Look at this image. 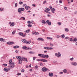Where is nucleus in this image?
Instances as JSON below:
<instances>
[{
    "instance_id": "obj_2",
    "label": "nucleus",
    "mask_w": 77,
    "mask_h": 77,
    "mask_svg": "<svg viewBox=\"0 0 77 77\" xmlns=\"http://www.w3.org/2000/svg\"><path fill=\"white\" fill-rule=\"evenodd\" d=\"M25 9L24 8H19L18 10V12H19V14H21V11H24Z\"/></svg>"
},
{
    "instance_id": "obj_21",
    "label": "nucleus",
    "mask_w": 77,
    "mask_h": 77,
    "mask_svg": "<svg viewBox=\"0 0 77 77\" xmlns=\"http://www.w3.org/2000/svg\"><path fill=\"white\" fill-rule=\"evenodd\" d=\"M30 31V29H28V30H27L26 31H25L24 32H25V33H29Z\"/></svg>"
},
{
    "instance_id": "obj_63",
    "label": "nucleus",
    "mask_w": 77,
    "mask_h": 77,
    "mask_svg": "<svg viewBox=\"0 0 77 77\" xmlns=\"http://www.w3.org/2000/svg\"><path fill=\"white\" fill-rule=\"evenodd\" d=\"M63 72H60V74H63Z\"/></svg>"
},
{
    "instance_id": "obj_10",
    "label": "nucleus",
    "mask_w": 77,
    "mask_h": 77,
    "mask_svg": "<svg viewBox=\"0 0 77 77\" xmlns=\"http://www.w3.org/2000/svg\"><path fill=\"white\" fill-rule=\"evenodd\" d=\"M71 64L73 65V66H77V63L75 62H72L71 63Z\"/></svg>"
},
{
    "instance_id": "obj_37",
    "label": "nucleus",
    "mask_w": 77,
    "mask_h": 77,
    "mask_svg": "<svg viewBox=\"0 0 77 77\" xmlns=\"http://www.w3.org/2000/svg\"><path fill=\"white\" fill-rule=\"evenodd\" d=\"M46 10H47L48 11H50V9L49 8H45Z\"/></svg>"
},
{
    "instance_id": "obj_40",
    "label": "nucleus",
    "mask_w": 77,
    "mask_h": 77,
    "mask_svg": "<svg viewBox=\"0 0 77 77\" xmlns=\"http://www.w3.org/2000/svg\"><path fill=\"white\" fill-rule=\"evenodd\" d=\"M37 61V62H39L40 61H41V59H37L36 60Z\"/></svg>"
},
{
    "instance_id": "obj_58",
    "label": "nucleus",
    "mask_w": 77,
    "mask_h": 77,
    "mask_svg": "<svg viewBox=\"0 0 77 77\" xmlns=\"http://www.w3.org/2000/svg\"><path fill=\"white\" fill-rule=\"evenodd\" d=\"M32 35H35V32H33V31L32 32Z\"/></svg>"
},
{
    "instance_id": "obj_53",
    "label": "nucleus",
    "mask_w": 77,
    "mask_h": 77,
    "mask_svg": "<svg viewBox=\"0 0 77 77\" xmlns=\"http://www.w3.org/2000/svg\"><path fill=\"white\" fill-rule=\"evenodd\" d=\"M40 66H44V65H43V64H42V63H40Z\"/></svg>"
},
{
    "instance_id": "obj_25",
    "label": "nucleus",
    "mask_w": 77,
    "mask_h": 77,
    "mask_svg": "<svg viewBox=\"0 0 77 77\" xmlns=\"http://www.w3.org/2000/svg\"><path fill=\"white\" fill-rule=\"evenodd\" d=\"M42 24H45V23H46V22H45V21L44 20H42Z\"/></svg>"
},
{
    "instance_id": "obj_26",
    "label": "nucleus",
    "mask_w": 77,
    "mask_h": 77,
    "mask_svg": "<svg viewBox=\"0 0 77 77\" xmlns=\"http://www.w3.org/2000/svg\"><path fill=\"white\" fill-rule=\"evenodd\" d=\"M65 37V36L64 34L61 35L60 36V38H64Z\"/></svg>"
},
{
    "instance_id": "obj_17",
    "label": "nucleus",
    "mask_w": 77,
    "mask_h": 77,
    "mask_svg": "<svg viewBox=\"0 0 77 77\" xmlns=\"http://www.w3.org/2000/svg\"><path fill=\"white\" fill-rule=\"evenodd\" d=\"M51 12H52L53 14H54V11H55V9L53 8L52 10H51Z\"/></svg>"
},
{
    "instance_id": "obj_13",
    "label": "nucleus",
    "mask_w": 77,
    "mask_h": 77,
    "mask_svg": "<svg viewBox=\"0 0 77 77\" xmlns=\"http://www.w3.org/2000/svg\"><path fill=\"white\" fill-rule=\"evenodd\" d=\"M38 41H43L44 39L41 38H38Z\"/></svg>"
},
{
    "instance_id": "obj_42",
    "label": "nucleus",
    "mask_w": 77,
    "mask_h": 77,
    "mask_svg": "<svg viewBox=\"0 0 77 77\" xmlns=\"http://www.w3.org/2000/svg\"><path fill=\"white\" fill-rule=\"evenodd\" d=\"M57 24L58 25H62V23H60V22H58L57 23Z\"/></svg>"
},
{
    "instance_id": "obj_62",
    "label": "nucleus",
    "mask_w": 77,
    "mask_h": 77,
    "mask_svg": "<svg viewBox=\"0 0 77 77\" xmlns=\"http://www.w3.org/2000/svg\"><path fill=\"white\" fill-rule=\"evenodd\" d=\"M64 9H65V10H66V9H67V7H64Z\"/></svg>"
},
{
    "instance_id": "obj_9",
    "label": "nucleus",
    "mask_w": 77,
    "mask_h": 77,
    "mask_svg": "<svg viewBox=\"0 0 77 77\" xmlns=\"http://www.w3.org/2000/svg\"><path fill=\"white\" fill-rule=\"evenodd\" d=\"M46 23L47 24H48L49 26H50L51 24V23L49 20H47L46 21Z\"/></svg>"
},
{
    "instance_id": "obj_24",
    "label": "nucleus",
    "mask_w": 77,
    "mask_h": 77,
    "mask_svg": "<svg viewBox=\"0 0 77 77\" xmlns=\"http://www.w3.org/2000/svg\"><path fill=\"white\" fill-rule=\"evenodd\" d=\"M19 48V46L17 45V46H15L13 47V48L14 49L16 48Z\"/></svg>"
},
{
    "instance_id": "obj_35",
    "label": "nucleus",
    "mask_w": 77,
    "mask_h": 77,
    "mask_svg": "<svg viewBox=\"0 0 77 77\" xmlns=\"http://www.w3.org/2000/svg\"><path fill=\"white\" fill-rule=\"evenodd\" d=\"M12 60H9V64H10V65H11V63H12Z\"/></svg>"
},
{
    "instance_id": "obj_12",
    "label": "nucleus",
    "mask_w": 77,
    "mask_h": 77,
    "mask_svg": "<svg viewBox=\"0 0 77 77\" xmlns=\"http://www.w3.org/2000/svg\"><path fill=\"white\" fill-rule=\"evenodd\" d=\"M11 68H14V67H15V63H12L11 64Z\"/></svg>"
},
{
    "instance_id": "obj_55",
    "label": "nucleus",
    "mask_w": 77,
    "mask_h": 77,
    "mask_svg": "<svg viewBox=\"0 0 77 77\" xmlns=\"http://www.w3.org/2000/svg\"><path fill=\"white\" fill-rule=\"evenodd\" d=\"M15 52L16 53H18V51L17 50L15 51Z\"/></svg>"
},
{
    "instance_id": "obj_32",
    "label": "nucleus",
    "mask_w": 77,
    "mask_h": 77,
    "mask_svg": "<svg viewBox=\"0 0 77 77\" xmlns=\"http://www.w3.org/2000/svg\"><path fill=\"white\" fill-rule=\"evenodd\" d=\"M45 12H46L47 13H48V14H51V13H50V12L48 11H46V10H45Z\"/></svg>"
},
{
    "instance_id": "obj_43",
    "label": "nucleus",
    "mask_w": 77,
    "mask_h": 77,
    "mask_svg": "<svg viewBox=\"0 0 77 77\" xmlns=\"http://www.w3.org/2000/svg\"><path fill=\"white\" fill-rule=\"evenodd\" d=\"M50 46H51V47H53L54 46V45H53V44H51V43H50Z\"/></svg>"
},
{
    "instance_id": "obj_54",
    "label": "nucleus",
    "mask_w": 77,
    "mask_h": 77,
    "mask_svg": "<svg viewBox=\"0 0 77 77\" xmlns=\"http://www.w3.org/2000/svg\"><path fill=\"white\" fill-rule=\"evenodd\" d=\"M47 39H52V38H50V37H47Z\"/></svg>"
},
{
    "instance_id": "obj_4",
    "label": "nucleus",
    "mask_w": 77,
    "mask_h": 77,
    "mask_svg": "<svg viewBox=\"0 0 77 77\" xmlns=\"http://www.w3.org/2000/svg\"><path fill=\"white\" fill-rule=\"evenodd\" d=\"M38 56H40L41 57L43 58L44 59L45 58V55L44 54H38Z\"/></svg>"
},
{
    "instance_id": "obj_47",
    "label": "nucleus",
    "mask_w": 77,
    "mask_h": 77,
    "mask_svg": "<svg viewBox=\"0 0 77 77\" xmlns=\"http://www.w3.org/2000/svg\"><path fill=\"white\" fill-rule=\"evenodd\" d=\"M59 3H62V0H60L59 1Z\"/></svg>"
},
{
    "instance_id": "obj_36",
    "label": "nucleus",
    "mask_w": 77,
    "mask_h": 77,
    "mask_svg": "<svg viewBox=\"0 0 77 77\" xmlns=\"http://www.w3.org/2000/svg\"><path fill=\"white\" fill-rule=\"evenodd\" d=\"M65 32H68V31H69V30H68V28L65 29Z\"/></svg>"
},
{
    "instance_id": "obj_7",
    "label": "nucleus",
    "mask_w": 77,
    "mask_h": 77,
    "mask_svg": "<svg viewBox=\"0 0 77 77\" xmlns=\"http://www.w3.org/2000/svg\"><path fill=\"white\" fill-rule=\"evenodd\" d=\"M44 48L45 50H53V49L52 48H48V47H45Z\"/></svg>"
},
{
    "instance_id": "obj_45",
    "label": "nucleus",
    "mask_w": 77,
    "mask_h": 77,
    "mask_svg": "<svg viewBox=\"0 0 77 77\" xmlns=\"http://www.w3.org/2000/svg\"><path fill=\"white\" fill-rule=\"evenodd\" d=\"M19 3L20 4V5H22L23 3V2H19Z\"/></svg>"
},
{
    "instance_id": "obj_14",
    "label": "nucleus",
    "mask_w": 77,
    "mask_h": 77,
    "mask_svg": "<svg viewBox=\"0 0 77 77\" xmlns=\"http://www.w3.org/2000/svg\"><path fill=\"white\" fill-rule=\"evenodd\" d=\"M41 61H42L43 62H47V60L45 59H41Z\"/></svg>"
},
{
    "instance_id": "obj_33",
    "label": "nucleus",
    "mask_w": 77,
    "mask_h": 77,
    "mask_svg": "<svg viewBox=\"0 0 77 77\" xmlns=\"http://www.w3.org/2000/svg\"><path fill=\"white\" fill-rule=\"evenodd\" d=\"M28 22H29V23H31L32 24H33V23L34 22V21H33V20H31V21H28Z\"/></svg>"
},
{
    "instance_id": "obj_41",
    "label": "nucleus",
    "mask_w": 77,
    "mask_h": 77,
    "mask_svg": "<svg viewBox=\"0 0 77 77\" xmlns=\"http://www.w3.org/2000/svg\"><path fill=\"white\" fill-rule=\"evenodd\" d=\"M69 41L71 42H72V41H73V39H72V38H70Z\"/></svg>"
},
{
    "instance_id": "obj_38",
    "label": "nucleus",
    "mask_w": 77,
    "mask_h": 77,
    "mask_svg": "<svg viewBox=\"0 0 77 77\" xmlns=\"http://www.w3.org/2000/svg\"><path fill=\"white\" fill-rule=\"evenodd\" d=\"M27 26L29 27H32V25H30V24H29V25H27Z\"/></svg>"
},
{
    "instance_id": "obj_44",
    "label": "nucleus",
    "mask_w": 77,
    "mask_h": 77,
    "mask_svg": "<svg viewBox=\"0 0 77 77\" xmlns=\"http://www.w3.org/2000/svg\"><path fill=\"white\" fill-rule=\"evenodd\" d=\"M49 8L51 10L52 9H53V8H52V7L50 5L49 7Z\"/></svg>"
},
{
    "instance_id": "obj_56",
    "label": "nucleus",
    "mask_w": 77,
    "mask_h": 77,
    "mask_svg": "<svg viewBox=\"0 0 77 77\" xmlns=\"http://www.w3.org/2000/svg\"><path fill=\"white\" fill-rule=\"evenodd\" d=\"M46 2H47V1H44L43 2V4H45V3H46Z\"/></svg>"
},
{
    "instance_id": "obj_39",
    "label": "nucleus",
    "mask_w": 77,
    "mask_h": 77,
    "mask_svg": "<svg viewBox=\"0 0 77 77\" xmlns=\"http://www.w3.org/2000/svg\"><path fill=\"white\" fill-rule=\"evenodd\" d=\"M26 35L27 34L26 33H25L24 34H23V37H25L26 36Z\"/></svg>"
},
{
    "instance_id": "obj_51",
    "label": "nucleus",
    "mask_w": 77,
    "mask_h": 77,
    "mask_svg": "<svg viewBox=\"0 0 77 77\" xmlns=\"http://www.w3.org/2000/svg\"><path fill=\"white\" fill-rule=\"evenodd\" d=\"M65 39H69V37H66L65 38Z\"/></svg>"
},
{
    "instance_id": "obj_46",
    "label": "nucleus",
    "mask_w": 77,
    "mask_h": 77,
    "mask_svg": "<svg viewBox=\"0 0 77 77\" xmlns=\"http://www.w3.org/2000/svg\"><path fill=\"white\" fill-rule=\"evenodd\" d=\"M35 68L36 69H38V66L37 65H36L35 66Z\"/></svg>"
},
{
    "instance_id": "obj_29",
    "label": "nucleus",
    "mask_w": 77,
    "mask_h": 77,
    "mask_svg": "<svg viewBox=\"0 0 77 77\" xmlns=\"http://www.w3.org/2000/svg\"><path fill=\"white\" fill-rule=\"evenodd\" d=\"M48 57H49V56L48 55H45V57L46 58H48Z\"/></svg>"
},
{
    "instance_id": "obj_18",
    "label": "nucleus",
    "mask_w": 77,
    "mask_h": 77,
    "mask_svg": "<svg viewBox=\"0 0 77 77\" xmlns=\"http://www.w3.org/2000/svg\"><path fill=\"white\" fill-rule=\"evenodd\" d=\"M49 77H53V73H50V72H49Z\"/></svg>"
},
{
    "instance_id": "obj_27",
    "label": "nucleus",
    "mask_w": 77,
    "mask_h": 77,
    "mask_svg": "<svg viewBox=\"0 0 77 77\" xmlns=\"http://www.w3.org/2000/svg\"><path fill=\"white\" fill-rule=\"evenodd\" d=\"M29 53L30 54H34V53H35V52L33 51H30L29 52Z\"/></svg>"
},
{
    "instance_id": "obj_60",
    "label": "nucleus",
    "mask_w": 77,
    "mask_h": 77,
    "mask_svg": "<svg viewBox=\"0 0 77 77\" xmlns=\"http://www.w3.org/2000/svg\"><path fill=\"white\" fill-rule=\"evenodd\" d=\"M21 18H23V20H25V17H22Z\"/></svg>"
},
{
    "instance_id": "obj_16",
    "label": "nucleus",
    "mask_w": 77,
    "mask_h": 77,
    "mask_svg": "<svg viewBox=\"0 0 77 77\" xmlns=\"http://www.w3.org/2000/svg\"><path fill=\"white\" fill-rule=\"evenodd\" d=\"M4 70L6 72H8L9 71V69H8L7 68H5L4 69Z\"/></svg>"
},
{
    "instance_id": "obj_64",
    "label": "nucleus",
    "mask_w": 77,
    "mask_h": 77,
    "mask_svg": "<svg viewBox=\"0 0 77 77\" xmlns=\"http://www.w3.org/2000/svg\"><path fill=\"white\" fill-rule=\"evenodd\" d=\"M68 3H71V1L69 0H68Z\"/></svg>"
},
{
    "instance_id": "obj_61",
    "label": "nucleus",
    "mask_w": 77,
    "mask_h": 77,
    "mask_svg": "<svg viewBox=\"0 0 77 77\" xmlns=\"http://www.w3.org/2000/svg\"><path fill=\"white\" fill-rule=\"evenodd\" d=\"M74 14H77V11H75L74 12Z\"/></svg>"
},
{
    "instance_id": "obj_28",
    "label": "nucleus",
    "mask_w": 77,
    "mask_h": 77,
    "mask_svg": "<svg viewBox=\"0 0 77 77\" xmlns=\"http://www.w3.org/2000/svg\"><path fill=\"white\" fill-rule=\"evenodd\" d=\"M16 32V30H14L13 31V32L12 33V35H14L15 33Z\"/></svg>"
},
{
    "instance_id": "obj_19",
    "label": "nucleus",
    "mask_w": 77,
    "mask_h": 77,
    "mask_svg": "<svg viewBox=\"0 0 77 77\" xmlns=\"http://www.w3.org/2000/svg\"><path fill=\"white\" fill-rule=\"evenodd\" d=\"M0 41H1L2 42H4L5 41V39L3 38H0Z\"/></svg>"
},
{
    "instance_id": "obj_34",
    "label": "nucleus",
    "mask_w": 77,
    "mask_h": 77,
    "mask_svg": "<svg viewBox=\"0 0 77 77\" xmlns=\"http://www.w3.org/2000/svg\"><path fill=\"white\" fill-rule=\"evenodd\" d=\"M39 33L38 32H35V35H39Z\"/></svg>"
},
{
    "instance_id": "obj_20",
    "label": "nucleus",
    "mask_w": 77,
    "mask_h": 77,
    "mask_svg": "<svg viewBox=\"0 0 77 77\" xmlns=\"http://www.w3.org/2000/svg\"><path fill=\"white\" fill-rule=\"evenodd\" d=\"M31 42L32 41H26V43L27 44H30Z\"/></svg>"
},
{
    "instance_id": "obj_57",
    "label": "nucleus",
    "mask_w": 77,
    "mask_h": 77,
    "mask_svg": "<svg viewBox=\"0 0 77 77\" xmlns=\"http://www.w3.org/2000/svg\"><path fill=\"white\" fill-rule=\"evenodd\" d=\"M17 75H21V73H17Z\"/></svg>"
},
{
    "instance_id": "obj_50",
    "label": "nucleus",
    "mask_w": 77,
    "mask_h": 77,
    "mask_svg": "<svg viewBox=\"0 0 77 77\" xmlns=\"http://www.w3.org/2000/svg\"><path fill=\"white\" fill-rule=\"evenodd\" d=\"M27 59L26 58H25V57H24V59H23L24 61H26Z\"/></svg>"
},
{
    "instance_id": "obj_11",
    "label": "nucleus",
    "mask_w": 77,
    "mask_h": 77,
    "mask_svg": "<svg viewBox=\"0 0 77 77\" xmlns=\"http://www.w3.org/2000/svg\"><path fill=\"white\" fill-rule=\"evenodd\" d=\"M21 41L23 42V43H26L27 42V40L24 39H22Z\"/></svg>"
},
{
    "instance_id": "obj_49",
    "label": "nucleus",
    "mask_w": 77,
    "mask_h": 77,
    "mask_svg": "<svg viewBox=\"0 0 77 77\" xmlns=\"http://www.w3.org/2000/svg\"><path fill=\"white\" fill-rule=\"evenodd\" d=\"M36 57H33V60H35V59H36Z\"/></svg>"
},
{
    "instance_id": "obj_31",
    "label": "nucleus",
    "mask_w": 77,
    "mask_h": 77,
    "mask_svg": "<svg viewBox=\"0 0 77 77\" xmlns=\"http://www.w3.org/2000/svg\"><path fill=\"white\" fill-rule=\"evenodd\" d=\"M10 26H11V27L14 26V22L11 23V24L10 25Z\"/></svg>"
},
{
    "instance_id": "obj_22",
    "label": "nucleus",
    "mask_w": 77,
    "mask_h": 77,
    "mask_svg": "<svg viewBox=\"0 0 77 77\" xmlns=\"http://www.w3.org/2000/svg\"><path fill=\"white\" fill-rule=\"evenodd\" d=\"M63 72H64V73H66V72H67V70H66V69H63Z\"/></svg>"
},
{
    "instance_id": "obj_5",
    "label": "nucleus",
    "mask_w": 77,
    "mask_h": 77,
    "mask_svg": "<svg viewBox=\"0 0 77 77\" xmlns=\"http://www.w3.org/2000/svg\"><path fill=\"white\" fill-rule=\"evenodd\" d=\"M42 71L43 72H46L47 71H48V69L47 68L43 67L42 69Z\"/></svg>"
},
{
    "instance_id": "obj_59",
    "label": "nucleus",
    "mask_w": 77,
    "mask_h": 77,
    "mask_svg": "<svg viewBox=\"0 0 77 77\" xmlns=\"http://www.w3.org/2000/svg\"><path fill=\"white\" fill-rule=\"evenodd\" d=\"M22 72H24V69H23L21 70Z\"/></svg>"
},
{
    "instance_id": "obj_48",
    "label": "nucleus",
    "mask_w": 77,
    "mask_h": 77,
    "mask_svg": "<svg viewBox=\"0 0 77 77\" xmlns=\"http://www.w3.org/2000/svg\"><path fill=\"white\" fill-rule=\"evenodd\" d=\"M70 60H74V57H72V58L70 59Z\"/></svg>"
},
{
    "instance_id": "obj_15",
    "label": "nucleus",
    "mask_w": 77,
    "mask_h": 77,
    "mask_svg": "<svg viewBox=\"0 0 77 77\" xmlns=\"http://www.w3.org/2000/svg\"><path fill=\"white\" fill-rule=\"evenodd\" d=\"M18 35L19 36H21L23 37V33L21 32H19Z\"/></svg>"
},
{
    "instance_id": "obj_52",
    "label": "nucleus",
    "mask_w": 77,
    "mask_h": 77,
    "mask_svg": "<svg viewBox=\"0 0 77 77\" xmlns=\"http://www.w3.org/2000/svg\"><path fill=\"white\" fill-rule=\"evenodd\" d=\"M17 3H16L15 4V7H17Z\"/></svg>"
},
{
    "instance_id": "obj_8",
    "label": "nucleus",
    "mask_w": 77,
    "mask_h": 77,
    "mask_svg": "<svg viewBox=\"0 0 77 77\" xmlns=\"http://www.w3.org/2000/svg\"><path fill=\"white\" fill-rule=\"evenodd\" d=\"M7 44H8V45H12V44H14V42H7Z\"/></svg>"
},
{
    "instance_id": "obj_3",
    "label": "nucleus",
    "mask_w": 77,
    "mask_h": 77,
    "mask_svg": "<svg viewBox=\"0 0 77 77\" xmlns=\"http://www.w3.org/2000/svg\"><path fill=\"white\" fill-rule=\"evenodd\" d=\"M55 56H56L57 57H61V54L60 52L58 53H55Z\"/></svg>"
},
{
    "instance_id": "obj_23",
    "label": "nucleus",
    "mask_w": 77,
    "mask_h": 77,
    "mask_svg": "<svg viewBox=\"0 0 77 77\" xmlns=\"http://www.w3.org/2000/svg\"><path fill=\"white\" fill-rule=\"evenodd\" d=\"M25 8L26 9V10H28V8L29 9V8H30V7H29V6H27V5H26L25 6Z\"/></svg>"
},
{
    "instance_id": "obj_6",
    "label": "nucleus",
    "mask_w": 77,
    "mask_h": 77,
    "mask_svg": "<svg viewBox=\"0 0 77 77\" xmlns=\"http://www.w3.org/2000/svg\"><path fill=\"white\" fill-rule=\"evenodd\" d=\"M22 48L23 49H24L25 50H31V48H27L25 46H23Z\"/></svg>"
},
{
    "instance_id": "obj_30",
    "label": "nucleus",
    "mask_w": 77,
    "mask_h": 77,
    "mask_svg": "<svg viewBox=\"0 0 77 77\" xmlns=\"http://www.w3.org/2000/svg\"><path fill=\"white\" fill-rule=\"evenodd\" d=\"M77 41V39L76 38H74V39L73 40V42H76Z\"/></svg>"
},
{
    "instance_id": "obj_1",
    "label": "nucleus",
    "mask_w": 77,
    "mask_h": 77,
    "mask_svg": "<svg viewBox=\"0 0 77 77\" xmlns=\"http://www.w3.org/2000/svg\"><path fill=\"white\" fill-rule=\"evenodd\" d=\"M16 57L17 59H19V61L18 62L19 64H21L22 63V60H23L24 59V57H21L20 56H17Z\"/></svg>"
}]
</instances>
